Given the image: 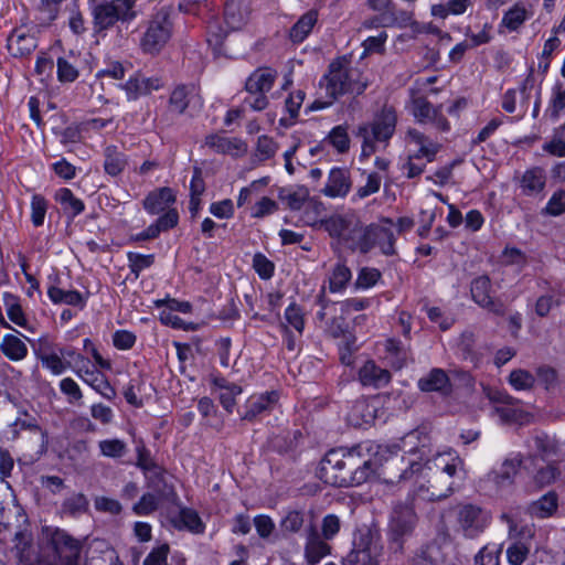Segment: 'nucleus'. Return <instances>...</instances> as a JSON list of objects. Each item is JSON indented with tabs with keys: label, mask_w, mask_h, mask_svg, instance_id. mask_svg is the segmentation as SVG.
Here are the masks:
<instances>
[{
	"label": "nucleus",
	"mask_w": 565,
	"mask_h": 565,
	"mask_svg": "<svg viewBox=\"0 0 565 565\" xmlns=\"http://www.w3.org/2000/svg\"><path fill=\"white\" fill-rule=\"evenodd\" d=\"M443 108V105L434 106L424 97H418L413 100L412 113L416 120L422 124L431 122L434 117Z\"/></svg>",
	"instance_id": "obj_38"
},
{
	"label": "nucleus",
	"mask_w": 565,
	"mask_h": 565,
	"mask_svg": "<svg viewBox=\"0 0 565 565\" xmlns=\"http://www.w3.org/2000/svg\"><path fill=\"white\" fill-rule=\"evenodd\" d=\"M55 199L60 202L64 212L71 214L72 217L81 214L85 209L83 201L75 198L67 188L60 189L55 194Z\"/></svg>",
	"instance_id": "obj_41"
},
{
	"label": "nucleus",
	"mask_w": 565,
	"mask_h": 565,
	"mask_svg": "<svg viewBox=\"0 0 565 565\" xmlns=\"http://www.w3.org/2000/svg\"><path fill=\"white\" fill-rule=\"evenodd\" d=\"M351 189L350 172L344 168H332L321 192L329 198H344Z\"/></svg>",
	"instance_id": "obj_20"
},
{
	"label": "nucleus",
	"mask_w": 565,
	"mask_h": 565,
	"mask_svg": "<svg viewBox=\"0 0 565 565\" xmlns=\"http://www.w3.org/2000/svg\"><path fill=\"white\" fill-rule=\"evenodd\" d=\"M285 319L296 331L300 334L302 333L305 329V318L301 308L297 303L292 302L287 307Z\"/></svg>",
	"instance_id": "obj_61"
},
{
	"label": "nucleus",
	"mask_w": 565,
	"mask_h": 565,
	"mask_svg": "<svg viewBox=\"0 0 565 565\" xmlns=\"http://www.w3.org/2000/svg\"><path fill=\"white\" fill-rule=\"evenodd\" d=\"M415 523L416 514L411 505L398 503L394 507L388 525L390 550L393 553H403L404 540L411 535Z\"/></svg>",
	"instance_id": "obj_8"
},
{
	"label": "nucleus",
	"mask_w": 565,
	"mask_h": 565,
	"mask_svg": "<svg viewBox=\"0 0 565 565\" xmlns=\"http://www.w3.org/2000/svg\"><path fill=\"white\" fill-rule=\"evenodd\" d=\"M523 469L532 475L533 482L539 488L550 486L561 476L556 461H547L537 456H527L524 459Z\"/></svg>",
	"instance_id": "obj_11"
},
{
	"label": "nucleus",
	"mask_w": 565,
	"mask_h": 565,
	"mask_svg": "<svg viewBox=\"0 0 565 565\" xmlns=\"http://www.w3.org/2000/svg\"><path fill=\"white\" fill-rule=\"evenodd\" d=\"M47 296L54 303H65L81 307L85 305L83 295L77 290H64L58 287L51 286L47 290Z\"/></svg>",
	"instance_id": "obj_39"
},
{
	"label": "nucleus",
	"mask_w": 565,
	"mask_h": 565,
	"mask_svg": "<svg viewBox=\"0 0 565 565\" xmlns=\"http://www.w3.org/2000/svg\"><path fill=\"white\" fill-rule=\"evenodd\" d=\"M543 150L556 157H565V124L554 130L551 141L543 145Z\"/></svg>",
	"instance_id": "obj_45"
},
{
	"label": "nucleus",
	"mask_w": 565,
	"mask_h": 565,
	"mask_svg": "<svg viewBox=\"0 0 565 565\" xmlns=\"http://www.w3.org/2000/svg\"><path fill=\"white\" fill-rule=\"evenodd\" d=\"M277 148V143L273 140V138L263 135L258 137L257 140L256 156L260 161L268 160L275 156Z\"/></svg>",
	"instance_id": "obj_62"
},
{
	"label": "nucleus",
	"mask_w": 565,
	"mask_h": 565,
	"mask_svg": "<svg viewBox=\"0 0 565 565\" xmlns=\"http://www.w3.org/2000/svg\"><path fill=\"white\" fill-rule=\"evenodd\" d=\"M42 364L47 367L49 370H51V372L55 375H60L62 374L66 367H68L71 365L70 362H64L62 360V358L52 352V353H46V352H42L40 355H39Z\"/></svg>",
	"instance_id": "obj_56"
},
{
	"label": "nucleus",
	"mask_w": 565,
	"mask_h": 565,
	"mask_svg": "<svg viewBox=\"0 0 565 565\" xmlns=\"http://www.w3.org/2000/svg\"><path fill=\"white\" fill-rule=\"evenodd\" d=\"M0 349L12 361L22 360L28 354V348L24 342L13 334H6L3 337Z\"/></svg>",
	"instance_id": "obj_37"
},
{
	"label": "nucleus",
	"mask_w": 565,
	"mask_h": 565,
	"mask_svg": "<svg viewBox=\"0 0 565 565\" xmlns=\"http://www.w3.org/2000/svg\"><path fill=\"white\" fill-rule=\"evenodd\" d=\"M172 32V22L169 11L164 8L156 12L148 22L147 30L141 39V47L146 53H158L169 41Z\"/></svg>",
	"instance_id": "obj_9"
},
{
	"label": "nucleus",
	"mask_w": 565,
	"mask_h": 565,
	"mask_svg": "<svg viewBox=\"0 0 565 565\" xmlns=\"http://www.w3.org/2000/svg\"><path fill=\"white\" fill-rule=\"evenodd\" d=\"M129 262V269L136 278L139 277L140 273L149 268L154 263V255H143L139 253L129 252L127 254Z\"/></svg>",
	"instance_id": "obj_48"
},
{
	"label": "nucleus",
	"mask_w": 565,
	"mask_h": 565,
	"mask_svg": "<svg viewBox=\"0 0 565 565\" xmlns=\"http://www.w3.org/2000/svg\"><path fill=\"white\" fill-rule=\"evenodd\" d=\"M164 85L162 78L153 76L146 77L140 73L134 76L122 85L129 100H136L140 96L148 95L153 90H159Z\"/></svg>",
	"instance_id": "obj_14"
},
{
	"label": "nucleus",
	"mask_w": 565,
	"mask_h": 565,
	"mask_svg": "<svg viewBox=\"0 0 565 565\" xmlns=\"http://www.w3.org/2000/svg\"><path fill=\"white\" fill-rule=\"evenodd\" d=\"M7 42V47L14 57L28 56L38 47V39L24 28H15Z\"/></svg>",
	"instance_id": "obj_15"
},
{
	"label": "nucleus",
	"mask_w": 565,
	"mask_h": 565,
	"mask_svg": "<svg viewBox=\"0 0 565 565\" xmlns=\"http://www.w3.org/2000/svg\"><path fill=\"white\" fill-rule=\"evenodd\" d=\"M529 18V13L523 6L515 4L508 10L502 19V25L510 31L518 30L524 21Z\"/></svg>",
	"instance_id": "obj_44"
},
{
	"label": "nucleus",
	"mask_w": 565,
	"mask_h": 565,
	"mask_svg": "<svg viewBox=\"0 0 565 565\" xmlns=\"http://www.w3.org/2000/svg\"><path fill=\"white\" fill-rule=\"evenodd\" d=\"M302 438L303 435L300 429L287 430L275 436L271 440V445L278 452L288 454L298 447Z\"/></svg>",
	"instance_id": "obj_35"
},
{
	"label": "nucleus",
	"mask_w": 565,
	"mask_h": 565,
	"mask_svg": "<svg viewBox=\"0 0 565 565\" xmlns=\"http://www.w3.org/2000/svg\"><path fill=\"white\" fill-rule=\"evenodd\" d=\"M374 247H379L385 256L395 255L394 232L392 228L384 227L380 224H370L367 226L361 224L353 249L362 254H367Z\"/></svg>",
	"instance_id": "obj_7"
},
{
	"label": "nucleus",
	"mask_w": 565,
	"mask_h": 565,
	"mask_svg": "<svg viewBox=\"0 0 565 565\" xmlns=\"http://www.w3.org/2000/svg\"><path fill=\"white\" fill-rule=\"evenodd\" d=\"M205 145L218 153L239 157L246 153L247 145L238 138H227L218 135L205 137Z\"/></svg>",
	"instance_id": "obj_22"
},
{
	"label": "nucleus",
	"mask_w": 565,
	"mask_h": 565,
	"mask_svg": "<svg viewBox=\"0 0 565 565\" xmlns=\"http://www.w3.org/2000/svg\"><path fill=\"white\" fill-rule=\"evenodd\" d=\"M533 445L531 446L536 454L533 456H537L539 458H545L551 454H555V444L554 441L545 434H536L532 438Z\"/></svg>",
	"instance_id": "obj_54"
},
{
	"label": "nucleus",
	"mask_w": 565,
	"mask_h": 565,
	"mask_svg": "<svg viewBox=\"0 0 565 565\" xmlns=\"http://www.w3.org/2000/svg\"><path fill=\"white\" fill-rule=\"evenodd\" d=\"M41 542L45 551L53 555L60 565H81L82 543L66 530L56 526H43Z\"/></svg>",
	"instance_id": "obj_4"
},
{
	"label": "nucleus",
	"mask_w": 565,
	"mask_h": 565,
	"mask_svg": "<svg viewBox=\"0 0 565 565\" xmlns=\"http://www.w3.org/2000/svg\"><path fill=\"white\" fill-rule=\"evenodd\" d=\"M565 108V88L561 84H555L553 87L552 98L547 111H550L553 119L559 117L561 111Z\"/></svg>",
	"instance_id": "obj_57"
},
{
	"label": "nucleus",
	"mask_w": 565,
	"mask_h": 565,
	"mask_svg": "<svg viewBox=\"0 0 565 565\" xmlns=\"http://www.w3.org/2000/svg\"><path fill=\"white\" fill-rule=\"evenodd\" d=\"M524 460L519 456L513 459H507L501 465V468L498 471H494V482L498 486H507L511 484L519 469L523 467Z\"/></svg>",
	"instance_id": "obj_36"
},
{
	"label": "nucleus",
	"mask_w": 565,
	"mask_h": 565,
	"mask_svg": "<svg viewBox=\"0 0 565 565\" xmlns=\"http://www.w3.org/2000/svg\"><path fill=\"white\" fill-rule=\"evenodd\" d=\"M397 122V115L393 106L384 105L381 111L375 116L370 127V135L380 142L388 141L394 135Z\"/></svg>",
	"instance_id": "obj_13"
},
{
	"label": "nucleus",
	"mask_w": 565,
	"mask_h": 565,
	"mask_svg": "<svg viewBox=\"0 0 565 565\" xmlns=\"http://www.w3.org/2000/svg\"><path fill=\"white\" fill-rule=\"evenodd\" d=\"M454 481L447 480L443 484H439V480H435L434 482H429V486L426 488L422 486L419 488V492L423 498L428 501H437L448 498L454 492Z\"/></svg>",
	"instance_id": "obj_40"
},
{
	"label": "nucleus",
	"mask_w": 565,
	"mask_h": 565,
	"mask_svg": "<svg viewBox=\"0 0 565 565\" xmlns=\"http://www.w3.org/2000/svg\"><path fill=\"white\" fill-rule=\"evenodd\" d=\"M324 230L332 237H338L349 243V246L353 249L361 222L354 216H331L322 223Z\"/></svg>",
	"instance_id": "obj_12"
},
{
	"label": "nucleus",
	"mask_w": 565,
	"mask_h": 565,
	"mask_svg": "<svg viewBox=\"0 0 565 565\" xmlns=\"http://www.w3.org/2000/svg\"><path fill=\"white\" fill-rule=\"evenodd\" d=\"M105 172L111 177L119 175L127 166V158L125 153L118 151L116 146H108L105 148Z\"/></svg>",
	"instance_id": "obj_32"
},
{
	"label": "nucleus",
	"mask_w": 565,
	"mask_h": 565,
	"mask_svg": "<svg viewBox=\"0 0 565 565\" xmlns=\"http://www.w3.org/2000/svg\"><path fill=\"white\" fill-rule=\"evenodd\" d=\"M277 73L270 68H258L249 75L245 89L250 95L269 92L275 83Z\"/></svg>",
	"instance_id": "obj_25"
},
{
	"label": "nucleus",
	"mask_w": 565,
	"mask_h": 565,
	"mask_svg": "<svg viewBox=\"0 0 565 565\" xmlns=\"http://www.w3.org/2000/svg\"><path fill=\"white\" fill-rule=\"evenodd\" d=\"M76 374L88 385H90L95 391H100V386H104L105 390L110 391L114 394V388L110 384L104 379V376L96 370H85L79 369Z\"/></svg>",
	"instance_id": "obj_49"
},
{
	"label": "nucleus",
	"mask_w": 565,
	"mask_h": 565,
	"mask_svg": "<svg viewBox=\"0 0 565 565\" xmlns=\"http://www.w3.org/2000/svg\"><path fill=\"white\" fill-rule=\"evenodd\" d=\"M545 183L544 170L535 167L524 172L520 181V188L524 195L532 196L541 193L545 188Z\"/></svg>",
	"instance_id": "obj_28"
},
{
	"label": "nucleus",
	"mask_w": 565,
	"mask_h": 565,
	"mask_svg": "<svg viewBox=\"0 0 565 565\" xmlns=\"http://www.w3.org/2000/svg\"><path fill=\"white\" fill-rule=\"evenodd\" d=\"M530 548L522 542H515L507 550L508 562L511 565H521L527 557Z\"/></svg>",
	"instance_id": "obj_63"
},
{
	"label": "nucleus",
	"mask_w": 565,
	"mask_h": 565,
	"mask_svg": "<svg viewBox=\"0 0 565 565\" xmlns=\"http://www.w3.org/2000/svg\"><path fill=\"white\" fill-rule=\"evenodd\" d=\"M454 513L456 531L469 540L481 535L492 520L490 511L473 503H460L455 507Z\"/></svg>",
	"instance_id": "obj_6"
},
{
	"label": "nucleus",
	"mask_w": 565,
	"mask_h": 565,
	"mask_svg": "<svg viewBox=\"0 0 565 565\" xmlns=\"http://www.w3.org/2000/svg\"><path fill=\"white\" fill-rule=\"evenodd\" d=\"M369 84V79L363 76L361 70L352 66L348 57H338L329 64L328 72L319 82L320 88L324 89L326 97L329 99L315 100L309 106V110L324 109L345 94L359 96L364 93Z\"/></svg>",
	"instance_id": "obj_2"
},
{
	"label": "nucleus",
	"mask_w": 565,
	"mask_h": 565,
	"mask_svg": "<svg viewBox=\"0 0 565 565\" xmlns=\"http://www.w3.org/2000/svg\"><path fill=\"white\" fill-rule=\"evenodd\" d=\"M46 210V200L42 195H33L31 202V220L35 227L43 225Z\"/></svg>",
	"instance_id": "obj_58"
},
{
	"label": "nucleus",
	"mask_w": 565,
	"mask_h": 565,
	"mask_svg": "<svg viewBox=\"0 0 565 565\" xmlns=\"http://www.w3.org/2000/svg\"><path fill=\"white\" fill-rule=\"evenodd\" d=\"M175 202V194L171 188L164 186L150 192L143 200V209L154 215L163 212Z\"/></svg>",
	"instance_id": "obj_23"
},
{
	"label": "nucleus",
	"mask_w": 565,
	"mask_h": 565,
	"mask_svg": "<svg viewBox=\"0 0 565 565\" xmlns=\"http://www.w3.org/2000/svg\"><path fill=\"white\" fill-rule=\"evenodd\" d=\"M318 533L316 526L310 523L307 527V542L305 545V557L309 565L318 564L331 552V546Z\"/></svg>",
	"instance_id": "obj_17"
},
{
	"label": "nucleus",
	"mask_w": 565,
	"mask_h": 565,
	"mask_svg": "<svg viewBox=\"0 0 565 565\" xmlns=\"http://www.w3.org/2000/svg\"><path fill=\"white\" fill-rule=\"evenodd\" d=\"M510 384L515 390H530L535 383L534 376L525 370H514L509 376Z\"/></svg>",
	"instance_id": "obj_59"
},
{
	"label": "nucleus",
	"mask_w": 565,
	"mask_h": 565,
	"mask_svg": "<svg viewBox=\"0 0 565 565\" xmlns=\"http://www.w3.org/2000/svg\"><path fill=\"white\" fill-rule=\"evenodd\" d=\"M349 418L355 426L370 424L375 418V407L366 398H360L352 405Z\"/></svg>",
	"instance_id": "obj_34"
},
{
	"label": "nucleus",
	"mask_w": 565,
	"mask_h": 565,
	"mask_svg": "<svg viewBox=\"0 0 565 565\" xmlns=\"http://www.w3.org/2000/svg\"><path fill=\"white\" fill-rule=\"evenodd\" d=\"M558 507L557 495L555 492H548L541 497L539 500L533 501L527 507V512L531 516L537 519H546L552 516Z\"/></svg>",
	"instance_id": "obj_30"
},
{
	"label": "nucleus",
	"mask_w": 565,
	"mask_h": 565,
	"mask_svg": "<svg viewBox=\"0 0 565 565\" xmlns=\"http://www.w3.org/2000/svg\"><path fill=\"white\" fill-rule=\"evenodd\" d=\"M318 22V11L309 10L302 14L289 31V39L294 43H301Z\"/></svg>",
	"instance_id": "obj_29"
},
{
	"label": "nucleus",
	"mask_w": 565,
	"mask_h": 565,
	"mask_svg": "<svg viewBox=\"0 0 565 565\" xmlns=\"http://www.w3.org/2000/svg\"><path fill=\"white\" fill-rule=\"evenodd\" d=\"M351 279V270L343 264H338L330 278L329 289L332 292L341 291Z\"/></svg>",
	"instance_id": "obj_47"
},
{
	"label": "nucleus",
	"mask_w": 565,
	"mask_h": 565,
	"mask_svg": "<svg viewBox=\"0 0 565 565\" xmlns=\"http://www.w3.org/2000/svg\"><path fill=\"white\" fill-rule=\"evenodd\" d=\"M358 375L363 386H371L373 388H381L392 380L391 372L379 366L373 360L366 361L360 367Z\"/></svg>",
	"instance_id": "obj_18"
},
{
	"label": "nucleus",
	"mask_w": 565,
	"mask_h": 565,
	"mask_svg": "<svg viewBox=\"0 0 565 565\" xmlns=\"http://www.w3.org/2000/svg\"><path fill=\"white\" fill-rule=\"evenodd\" d=\"M407 135L414 142L419 146L418 152L412 156L413 160L422 159L425 157L428 162H431L435 159L436 153L439 151L440 145L430 141L428 137L416 129H409Z\"/></svg>",
	"instance_id": "obj_31"
},
{
	"label": "nucleus",
	"mask_w": 565,
	"mask_h": 565,
	"mask_svg": "<svg viewBox=\"0 0 565 565\" xmlns=\"http://www.w3.org/2000/svg\"><path fill=\"white\" fill-rule=\"evenodd\" d=\"M174 525L178 529H186L194 534H202L205 530V525L198 512L189 508L180 510L178 518L174 520Z\"/></svg>",
	"instance_id": "obj_33"
},
{
	"label": "nucleus",
	"mask_w": 565,
	"mask_h": 565,
	"mask_svg": "<svg viewBox=\"0 0 565 565\" xmlns=\"http://www.w3.org/2000/svg\"><path fill=\"white\" fill-rule=\"evenodd\" d=\"M407 452L409 457L402 458L403 462L406 460L407 467L402 470L398 477L399 480H408L415 473L419 472L423 468L424 460L426 465L431 463L435 468L439 469L441 473H446L448 478L465 473L463 461L455 452L448 451L438 454L433 460H429L426 458L428 450L424 444L420 447L411 448Z\"/></svg>",
	"instance_id": "obj_3"
},
{
	"label": "nucleus",
	"mask_w": 565,
	"mask_h": 565,
	"mask_svg": "<svg viewBox=\"0 0 565 565\" xmlns=\"http://www.w3.org/2000/svg\"><path fill=\"white\" fill-rule=\"evenodd\" d=\"M418 388L422 392H439L448 394L451 388L450 380L443 369L435 367L418 380Z\"/></svg>",
	"instance_id": "obj_26"
},
{
	"label": "nucleus",
	"mask_w": 565,
	"mask_h": 565,
	"mask_svg": "<svg viewBox=\"0 0 565 565\" xmlns=\"http://www.w3.org/2000/svg\"><path fill=\"white\" fill-rule=\"evenodd\" d=\"M13 536L14 540L17 541L14 550L15 556L19 559V565H56L55 562L47 559L45 557H39L36 561H33L31 555V541L22 531H15L13 533Z\"/></svg>",
	"instance_id": "obj_27"
},
{
	"label": "nucleus",
	"mask_w": 565,
	"mask_h": 565,
	"mask_svg": "<svg viewBox=\"0 0 565 565\" xmlns=\"http://www.w3.org/2000/svg\"><path fill=\"white\" fill-rule=\"evenodd\" d=\"M398 18L395 12L387 11L382 12L372 18L365 19L362 22L364 29H377V28H390L397 23Z\"/></svg>",
	"instance_id": "obj_51"
},
{
	"label": "nucleus",
	"mask_w": 565,
	"mask_h": 565,
	"mask_svg": "<svg viewBox=\"0 0 565 565\" xmlns=\"http://www.w3.org/2000/svg\"><path fill=\"white\" fill-rule=\"evenodd\" d=\"M370 541L369 534L361 535L359 542L354 540V546L343 559V565H377Z\"/></svg>",
	"instance_id": "obj_21"
},
{
	"label": "nucleus",
	"mask_w": 565,
	"mask_h": 565,
	"mask_svg": "<svg viewBox=\"0 0 565 565\" xmlns=\"http://www.w3.org/2000/svg\"><path fill=\"white\" fill-rule=\"evenodd\" d=\"M250 9L246 0H227L224 8V23L232 31L242 29L248 21Z\"/></svg>",
	"instance_id": "obj_19"
},
{
	"label": "nucleus",
	"mask_w": 565,
	"mask_h": 565,
	"mask_svg": "<svg viewBox=\"0 0 565 565\" xmlns=\"http://www.w3.org/2000/svg\"><path fill=\"white\" fill-rule=\"evenodd\" d=\"M379 448L364 441L352 448L329 450L320 463V479L333 487L360 486L371 480L381 467Z\"/></svg>",
	"instance_id": "obj_1"
},
{
	"label": "nucleus",
	"mask_w": 565,
	"mask_h": 565,
	"mask_svg": "<svg viewBox=\"0 0 565 565\" xmlns=\"http://www.w3.org/2000/svg\"><path fill=\"white\" fill-rule=\"evenodd\" d=\"M305 523V515L301 511H288L280 521V530L284 534L298 533Z\"/></svg>",
	"instance_id": "obj_46"
},
{
	"label": "nucleus",
	"mask_w": 565,
	"mask_h": 565,
	"mask_svg": "<svg viewBox=\"0 0 565 565\" xmlns=\"http://www.w3.org/2000/svg\"><path fill=\"white\" fill-rule=\"evenodd\" d=\"M385 349L387 353L395 356V360L392 362L394 367L399 370L406 364L407 352L403 348L401 341L388 339L385 342Z\"/></svg>",
	"instance_id": "obj_60"
},
{
	"label": "nucleus",
	"mask_w": 565,
	"mask_h": 565,
	"mask_svg": "<svg viewBox=\"0 0 565 565\" xmlns=\"http://www.w3.org/2000/svg\"><path fill=\"white\" fill-rule=\"evenodd\" d=\"M501 550L483 546L475 556V565H500Z\"/></svg>",
	"instance_id": "obj_64"
},
{
	"label": "nucleus",
	"mask_w": 565,
	"mask_h": 565,
	"mask_svg": "<svg viewBox=\"0 0 565 565\" xmlns=\"http://www.w3.org/2000/svg\"><path fill=\"white\" fill-rule=\"evenodd\" d=\"M278 399L279 395L275 391L252 397L247 403L243 419L249 422L254 420L258 415L271 411L278 403Z\"/></svg>",
	"instance_id": "obj_24"
},
{
	"label": "nucleus",
	"mask_w": 565,
	"mask_h": 565,
	"mask_svg": "<svg viewBox=\"0 0 565 565\" xmlns=\"http://www.w3.org/2000/svg\"><path fill=\"white\" fill-rule=\"evenodd\" d=\"M160 501L162 500L157 494L147 492L135 503L132 511L137 515H148L159 508Z\"/></svg>",
	"instance_id": "obj_50"
},
{
	"label": "nucleus",
	"mask_w": 565,
	"mask_h": 565,
	"mask_svg": "<svg viewBox=\"0 0 565 565\" xmlns=\"http://www.w3.org/2000/svg\"><path fill=\"white\" fill-rule=\"evenodd\" d=\"M88 508V501L83 493H74L62 504V511L70 515H77L85 512Z\"/></svg>",
	"instance_id": "obj_52"
},
{
	"label": "nucleus",
	"mask_w": 565,
	"mask_h": 565,
	"mask_svg": "<svg viewBox=\"0 0 565 565\" xmlns=\"http://www.w3.org/2000/svg\"><path fill=\"white\" fill-rule=\"evenodd\" d=\"M86 565H122L116 552L113 548H107L102 552L92 551L87 558Z\"/></svg>",
	"instance_id": "obj_55"
},
{
	"label": "nucleus",
	"mask_w": 565,
	"mask_h": 565,
	"mask_svg": "<svg viewBox=\"0 0 565 565\" xmlns=\"http://www.w3.org/2000/svg\"><path fill=\"white\" fill-rule=\"evenodd\" d=\"M4 305L7 307L8 317L11 321L21 327L25 326L26 319L18 301V298L10 294H6Z\"/></svg>",
	"instance_id": "obj_53"
},
{
	"label": "nucleus",
	"mask_w": 565,
	"mask_h": 565,
	"mask_svg": "<svg viewBox=\"0 0 565 565\" xmlns=\"http://www.w3.org/2000/svg\"><path fill=\"white\" fill-rule=\"evenodd\" d=\"M190 87L186 85H178L170 95L169 107L172 111L181 115L185 111L190 103Z\"/></svg>",
	"instance_id": "obj_43"
},
{
	"label": "nucleus",
	"mask_w": 565,
	"mask_h": 565,
	"mask_svg": "<svg viewBox=\"0 0 565 565\" xmlns=\"http://www.w3.org/2000/svg\"><path fill=\"white\" fill-rule=\"evenodd\" d=\"M323 142L331 145L339 153H347L350 149L348 126L339 125L332 128Z\"/></svg>",
	"instance_id": "obj_42"
},
{
	"label": "nucleus",
	"mask_w": 565,
	"mask_h": 565,
	"mask_svg": "<svg viewBox=\"0 0 565 565\" xmlns=\"http://www.w3.org/2000/svg\"><path fill=\"white\" fill-rule=\"evenodd\" d=\"M136 0H110L96 3L92 9L96 33L113 28L117 22H130L137 17Z\"/></svg>",
	"instance_id": "obj_5"
},
{
	"label": "nucleus",
	"mask_w": 565,
	"mask_h": 565,
	"mask_svg": "<svg viewBox=\"0 0 565 565\" xmlns=\"http://www.w3.org/2000/svg\"><path fill=\"white\" fill-rule=\"evenodd\" d=\"M470 292L472 300L481 308L495 316L505 313L503 302L492 296V284L487 275L479 276L471 281Z\"/></svg>",
	"instance_id": "obj_10"
},
{
	"label": "nucleus",
	"mask_w": 565,
	"mask_h": 565,
	"mask_svg": "<svg viewBox=\"0 0 565 565\" xmlns=\"http://www.w3.org/2000/svg\"><path fill=\"white\" fill-rule=\"evenodd\" d=\"M147 487L152 493L167 502H175L178 494L174 486L168 480V472L164 468H154V471L145 477Z\"/></svg>",
	"instance_id": "obj_16"
}]
</instances>
